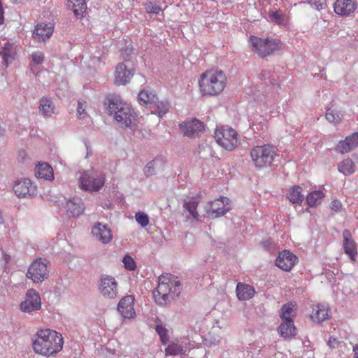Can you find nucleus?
I'll return each mask as SVG.
<instances>
[{"mask_svg": "<svg viewBox=\"0 0 358 358\" xmlns=\"http://www.w3.org/2000/svg\"><path fill=\"white\" fill-rule=\"evenodd\" d=\"M250 155L254 166L257 169H262L271 166L278 156L277 149L271 144H264L253 147Z\"/></svg>", "mask_w": 358, "mask_h": 358, "instance_id": "423d86ee", "label": "nucleus"}, {"mask_svg": "<svg viewBox=\"0 0 358 358\" xmlns=\"http://www.w3.org/2000/svg\"><path fill=\"white\" fill-rule=\"evenodd\" d=\"M80 187L85 191L97 192L105 184L104 175L96 171L84 172L80 178Z\"/></svg>", "mask_w": 358, "mask_h": 358, "instance_id": "6e6552de", "label": "nucleus"}, {"mask_svg": "<svg viewBox=\"0 0 358 358\" xmlns=\"http://www.w3.org/2000/svg\"><path fill=\"white\" fill-rule=\"evenodd\" d=\"M91 233L103 244L109 243L113 238L111 229L108 227V225H94Z\"/></svg>", "mask_w": 358, "mask_h": 358, "instance_id": "412c9836", "label": "nucleus"}, {"mask_svg": "<svg viewBox=\"0 0 358 358\" xmlns=\"http://www.w3.org/2000/svg\"><path fill=\"white\" fill-rule=\"evenodd\" d=\"M358 8L357 0H336L334 3V10L341 17H352Z\"/></svg>", "mask_w": 358, "mask_h": 358, "instance_id": "4468645a", "label": "nucleus"}, {"mask_svg": "<svg viewBox=\"0 0 358 358\" xmlns=\"http://www.w3.org/2000/svg\"><path fill=\"white\" fill-rule=\"evenodd\" d=\"M325 117L329 122L334 124V125H338L341 122L343 118V113L341 111L331 107L327 109Z\"/></svg>", "mask_w": 358, "mask_h": 358, "instance_id": "473e14b6", "label": "nucleus"}, {"mask_svg": "<svg viewBox=\"0 0 358 358\" xmlns=\"http://www.w3.org/2000/svg\"><path fill=\"white\" fill-rule=\"evenodd\" d=\"M144 6L148 13L158 14L162 10L161 6L157 2L148 1L144 4Z\"/></svg>", "mask_w": 358, "mask_h": 358, "instance_id": "79ce46f5", "label": "nucleus"}, {"mask_svg": "<svg viewBox=\"0 0 358 358\" xmlns=\"http://www.w3.org/2000/svg\"><path fill=\"white\" fill-rule=\"evenodd\" d=\"M135 219L138 224H149V217L144 212H141V211L137 212L135 214Z\"/></svg>", "mask_w": 358, "mask_h": 358, "instance_id": "c03bdc74", "label": "nucleus"}, {"mask_svg": "<svg viewBox=\"0 0 358 358\" xmlns=\"http://www.w3.org/2000/svg\"><path fill=\"white\" fill-rule=\"evenodd\" d=\"M227 82L224 71L217 69L206 70L199 78V92L203 96H217L224 91Z\"/></svg>", "mask_w": 358, "mask_h": 358, "instance_id": "7ed1b4c3", "label": "nucleus"}, {"mask_svg": "<svg viewBox=\"0 0 358 358\" xmlns=\"http://www.w3.org/2000/svg\"><path fill=\"white\" fill-rule=\"evenodd\" d=\"M329 308L327 305L317 304L313 308L311 319L316 322L320 323L329 318Z\"/></svg>", "mask_w": 358, "mask_h": 358, "instance_id": "a878e982", "label": "nucleus"}, {"mask_svg": "<svg viewBox=\"0 0 358 358\" xmlns=\"http://www.w3.org/2000/svg\"><path fill=\"white\" fill-rule=\"evenodd\" d=\"M86 103L85 101H78L77 108V115L79 119H85L87 116L85 112Z\"/></svg>", "mask_w": 358, "mask_h": 358, "instance_id": "a18cd8bd", "label": "nucleus"}, {"mask_svg": "<svg viewBox=\"0 0 358 358\" xmlns=\"http://www.w3.org/2000/svg\"><path fill=\"white\" fill-rule=\"evenodd\" d=\"M185 352L183 347L176 343H171L165 349L166 355L176 356Z\"/></svg>", "mask_w": 358, "mask_h": 358, "instance_id": "4c0bfd02", "label": "nucleus"}, {"mask_svg": "<svg viewBox=\"0 0 358 358\" xmlns=\"http://www.w3.org/2000/svg\"><path fill=\"white\" fill-rule=\"evenodd\" d=\"M327 345L331 349L338 347L339 341L336 338L331 336L327 342Z\"/></svg>", "mask_w": 358, "mask_h": 358, "instance_id": "3c124183", "label": "nucleus"}, {"mask_svg": "<svg viewBox=\"0 0 358 358\" xmlns=\"http://www.w3.org/2000/svg\"><path fill=\"white\" fill-rule=\"evenodd\" d=\"M294 305L291 303L285 304L282 308V320H292V315L293 312Z\"/></svg>", "mask_w": 358, "mask_h": 358, "instance_id": "a19ab883", "label": "nucleus"}, {"mask_svg": "<svg viewBox=\"0 0 358 358\" xmlns=\"http://www.w3.org/2000/svg\"><path fill=\"white\" fill-rule=\"evenodd\" d=\"M104 106L109 115H113L114 119L122 128L134 129L136 126V114L129 104L123 101L119 94L107 96Z\"/></svg>", "mask_w": 358, "mask_h": 358, "instance_id": "f257e3e1", "label": "nucleus"}, {"mask_svg": "<svg viewBox=\"0 0 358 358\" xmlns=\"http://www.w3.org/2000/svg\"><path fill=\"white\" fill-rule=\"evenodd\" d=\"M133 51V49L132 48H129V46L126 48L125 50V52L129 55L130 53H131V52Z\"/></svg>", "mask_w": 358, "mask_h": 358, "instance_id": "4d7b16f0", "label": "nucleus"}, {"mask_svg": "<svg viewBox=\"0 0 358 358\" xmlns=\"http://www.w3.org/2000/svg\"><path fill=\"white\" fill-rule=\"evenodd\" d=\"M180 282L169 273L161 275L158 278V286L153 290L155 302L160 306L171 303L181 291Z\"/></svg>", "mask_w": 358, "mask_h": 358, "instance_id": "f03ea898", "label": "nucleus"}, {"mask_svg": "<svg viewBox=\"0 0 358 358\" xmlns=\"http://www.w3.org/2000/svg\"><path fill=\"white\" fill-rule=\"evenodd\" d=\"M308 3L315 9L320 10L326 6V0H307Z\"/></svg>", "mask_w": 358, "mask_h": 358, "instance_id": "de8ad7c7", "label": "nucleus"}, {"mask_svg": "<svg viewBox=\"0 0 358 358\" xmlns=\"http://www.w3.org/2000/svg\"><path fill=\"white\" fill-rule=\"evenodd\" d=\"M179 127L183 135L189 138L199 136L204 130L203 123L196 119L185 121Z\"/></svg>", "mask_w": 358, "mask_h": 358, "instance_id": "2eb2a0df", "label": "nucleus"}, {"mask_svg": "<svg viewBox=\"0 0 358 358\" xmlns=\"http://www.w3.org/2000/svg\"><path fill=\"white\" fill-rule=\"evenodd\" d=\"M1 255L3 256V259L5 260V266L8 264L10 260V256L3 253V251H1Z\"/></svg>", "mask_w": 358, "mask_h": 358, "instance_id": "5fc2aeb1", "label": "nucleus"}, {"mask_svg": "<svg viewBox=\"0 0 358 358\" xmlns=\"http://www.w3.org/2000/svg\"><path fill=\"white\" fill-rule=\"evenodd\" d=\"M134 73L123 63L119 64L116 67L115 83L117 85H126L129 82Z\"/></svg>", "mask_w": 358, "mask_h": 358, "instance_id": "aec40b11", "label": "nucleus"}, {"mask_svg": "<svg viewBox=\"0 0 358 358\" xmlns=\"http://www.w3.org/2000/svg\"><path fill=\"white\" fill-rule=\"evenodd\" d=\"M19 308L22 313L29 315L41 310V299L39 294L34 289H28Z\"/></svg>", "mask_w": 358, "mask_h": 358, "instance_id": "9b49d317", "label": "nucleus"}, {"mask_svg": "<svg viewBox=\"0 0 358 358\" xmlns=\"http://www.w3.org/2000/svg\"><path fill=\"white\" fill-rule=\"evenodd\" d=\"M343 248L344 249V252L349 256L352 261L355 262L356 255L357 254V246L356 243L352 238L350 231L348 229L344 230L343 232Z\"/></svg>", "mask_w": 358, "mask_h": 358, "instance_id": "6ab92c4d", "label": "nucleus"}, {"mask_svg": "<svg viewBox=\"0 0 358 358\" xmlns=\"http://www.w3.org/2000/svg\"><path fill=\"white\" fill-rule=\"evenodd\" d=\"M199 203L198 196H193L185 199L183 201L184 208L189 213V215L192 216L194 221H199V214L196 208Z\"/></svg>", "mask_w": 358, "mask_h": 358, "instance_id": "cd10ccee", "label": "nucleus"}, {"mask_svg": "<svg viewBox=\"0 0 358 358\" xmlns=\"http://www.w3.org/2000/svg\"><path fill=\"white\" fill-rule=\"evenodd\" d=\"M262 245L263 248H264V250H268L270 249L271 242L269 240L265 241L262 243Z\"/></svg>", "mask_w": 358, "mask_h": 358, "instance_id": "864d4df0", "label": "nucleus"}, {"mask_svg": "<svg viewBox=\"0 0 358 358\" xmlns=\"http://www.w3.org/2000/svg\"><path fill=\"white\" fill-rule=\"evenodd\" d=\"M338 169L345 176H350L355 173V165L351 159L347 158L338 164Z\"/></svg>", "mask_w": 358, "mask_h": 358, "instance_id": "f704fd0d", "label": "nucleus"}, {"mask_svg": "<svg viewBox=\"0 0 358 358\" xmlns=\"http://www.w3.org/2000/svg\"><path fill=\"white\" fill-rule=\"evenodd\" d=\"M36 337L33 341V348L36 353L49 357L62 349L63 338L55 331L40 330L37 332Z\"/></svg>", "mask_w": 358, "mask_h": 358, "instance_id": "20e7f679", "label": "nucleus"}, {"mask_svg": "<svg viewBox=\"0 0 358 358\" xmlns=\"http://www.w3.org/2000/svg\"><path fill=\"white\" fill-rule=\"evenodd\" d=\"M358 146V133L355 132L341 141L336 146V151L344 154L350 152Z\"/></svg>", "mask_w": 358, "mask_h": 358, "instance_id": "4be33fe9", "label": "nucleus"}, {"mask_svg": "<svg viewBox=\"0 0 358 358\" xmlns=\"http://www.w3.org/2000/svg\"><path fill=\"white\" fill-rule=\"evenodd\" d=\"M3 213L1 210H0V224H3Z\"/></svg>", "mask_w": 358, "mask_h": 358, "instance_id": "13d9d810", "label": "nucleus"}, {"mask_svg": "<svg viewBox=\"0 0 358 358\" xmlns=\"http://www.w3.org/2000/svg\"><path fill=\"white\" fill-rule=\"evenodd\" d=\"M39 112L45 118L50 117L55 113V107L50 99L43 97L40 99Z\"/></svg>", "mask_w": 358, "mask_h": 358, "instance_id": "c756f323", "label": "nucleus"}, {"mask_svg": "<svg viewBox=\"0 0 358 358\" xmlns=\"http://www.w3.org/2000/svg\"><path fill=\"white\" fill-rule=\"evenodd\" d=\"M157 160L149 162L144 168V173L146 176H150L155 174V169Z\"/></svg>", "mask_w": 358, "mask_h": 358, "instance_id": "49530a36", "label": "nucleus"}, {"mask_svg": "<svg viewBox=\"0 0 358 358\" xmlns=\"http://www.w3.org/2000/svg\"><path fill=\"white\" fill-rule=\"evenodd\" d=\"M31 56L32 62L36 64H41L44 61V54L41 51L34 52Z\"/></svg>", "mask_w": 358, "mask_h": 358, "instance_id": "09e8293b", "label": "nucleus"}, {"mask_svg": "<svg viewBox=\"0 0 358 358\" xmlns=\"http://www.w3.org/2000/svg\"><path fill=\"white\" fill-rule=\"evenodd\" d=\"M99 290L103 298L106 299H115L118 294L117 282L115 278L111 275H101Z\"/></svg>", "mask_w": 358, "mask_h": 358, "instance_id": "f8f14e48", "label": "nucleus"}, {"mask_svg": "<svg viewBox=\"0 0 358 358\" xmlns=\"http://www.w3.org/2000/svg\"><path fill=\"white\" fill-rule=\"evenodd\" d=\"M236 295L239 300L246 301L252 298L255 290L251 285L243 282H238L236 285Z\"/></svg>", "mask_w": 358, "mask_h": 358, "instance_id": "bb28decb", "label": "nucleus"}, {"mask_svg": "<svg viewBox=\"0 0 358 358\" xmlns=\"http://www.w3.org/2000/svg\"><path fill=\"white\" fill-rule=\"evenodd\" d=\"M155 331L159 336L162 344L166 345L169 340L168 330L162 324H157L155 327Z\"/></svg>", "mask_w": 358, "mask_h": 358, "instance_id": "ea45409f", "label": "nucleus"}, {"mask_svg": "<svg viewBox=\"0 0 358 358\" xmlns=\"http://www.w3.org/2000/svg\"><path fill=\"white\" fill-rule=\"evenodd\" d=\"M282 322L278 327L280 336L285 338H292L296 335V328L293 320H282Z\"/></svg>", "mask_w": 358, "mask_h": 358, "instance_id": "c85d7f7f", "label": "nucleus"}, {"mask_svg": "<svg viewBox=\"0 0 358 358\" xmlns=\"http://www.w3.org/2000/svg\"><path fill=\"white\" fill-rule=\"evenodd\" d=\"M13 189L18 198H32L37 195V186L29 178H22L15 180Z\"/></svg>", "mask_w": 358, "mask_h": 358, "instance_id": "9d476101", "label": "nucleus"}, {"mask_svg": "<svg viewBox=\"0 0 358 358\" xmlns=\"http://www.w3.org/2000/svg\"><path fill=\"white\" fill-rule=\"evenodd\" d=\"M287 198L292 203H301L304 199L302 188L299 185L291 187L287 194Z\"/></svg>", "mask_w": 358, "mask_h": 358, "instance_id": "2f4dec72", "label": "nucleus"}, {"mask_svg": "<svg viewBox=\"0 0 358 358\" xmlns=\"http://www.w3.org/2000/svg\"><path fill=\"white\" fill-rule=\"evenodd\" d=\"M342 203L339 200L334 199L331 202L330 208L335 210L338 211L341 209Z\"/></svg>", "mask_w": 358, "mask_h": 358, "instance_id": "8fccbe9b", "label": "nucleus"}, {"mask_svg": "<svg viewBox=\"0 0 358 358\" xmlns=\"http://www.w3.org/2000/svg\"><path fill=\"white\" fill-rule=\"evenodd\" d=\"M54 31V25L52 23H38L33 31L32 36L35 41L45 42L49 39Z\"/></svg>", "mask_w": 358, "mask_h": 358, "instance_id": "dca6fc26", "label": "nucleus"}, {"mask_svg": "<svg viewBox=\"0 0 358 358\" xmlns=\"http://www.w3.org/2000/svg\"><path fill=\"white\" fill-rule=\"evenodd\" d=\"M150 108H153L152 113L154 114L158 115V116L162 117L165 115L169 110V103L168 101H158L155 100V103H152V106Z\"/></svg>", "mask_w": 358, "mask_h": 358, "instance_id": "e433bc0d", "label": "nucleus"}, {"mask_svg": "<svg viewBox=\"0 0 358 358\" xmlns=\"http://www.w3.org/2000/svg\"><path fill=\"white\" fill-rule=\"evenodd\" d=\"M124 264V267L129 270V271H134L135 270L136 266V262L134 261V259L129 256V255H126L123 258V260H122Z\"/></svg>", "mask_w": 358, "mask_h": 358, "instance_id": "37998d69", "label": "nucleus"}, {"mask_svg": "<svg viewBox=\"0 0 358 358\" xmlns=\"http://www.w3.org/2000/svg\"><path fill=\"white\" fill-rule=\"evenodd\" d=\"M270 21L278 24H283L285 23V15L281 10L270 11L268 14Z\"/></svg>", "mask_w": 358, "mask_h": 358, "instance_id": "58836bf2", "label": "nucleus"}, {"mask_svg": "<svg viewBox=\"0 0 358 358\" xmlns=\"http://www.w3.org/2000/svg\"><path fill=\"white\" fill-rule=\"evenodd\" d=\"M46 260L41 259L34 260L29 266L27 277L32 280L34 283H41L48 276Z\"/></svg>", "mask_w": 358, "mask_h": 358, "instance_id": "ddd939ff", "label": "nucleus"}, {"mask_svg": "<svg viewBox=\"0 0 358 358\" xmlns=\"http://www.w3.org/2000/svg\"><path fill=\"white\" fill-rule=\"evenodd\" d=\"M66 213L69 216L78 217L85 210L84 204L80 199L74 198L69 199L66 205Z\"/></svg>", "mask_w": 358, "mask_h": 358, "instance_id": "5701e85b", "label": "nucleus"}, {"mask_svg": "<svg viewBox=\"0 0 358 358\" xmlns=\"http://www.w3.org/2000/svg\"><path fill=\"white\" fill-rule=\"evenodd\" d=\"M0 54L2 55L3 63L6 66H8L9 63H10L15 57V49L14 45L9 43H6L2 48V50L0 52Z\"/></svg>", "mask_w": 358, "mask_h": 358, "instance_id": "72a5a7b5", "label": "nucleus"}, {"mask_svg": "<svg viewBox=\"0 0 358 358\" xmlns=\"http://www.w3.org/2000/svg\"><path fill=\"white\" fill-rule=\"evenodd\" d=\"M231 209L229 199L221 196L213 201H209L205 206L206 216L214 219L224 215Z\"/></svg>", "mask_w": 358, "mask_h": 358, "instance_id": "1a4fd4ad", "label": "nucleus"}, {"mask_svg": "<svg viewBox=\"0 0 358 358\" xmlns=\"http://www.w3.org/2000/svg\"><path fill=\"white\" fill-rule=\"evenodd\" d=\"M214 138L218 145L229 151L234 150L238 144L236 131L227 126L217 127Z\"/></svg>", "mask_w": 358, "mask_h": 358, "instance_id": "0eeeda50", "label": "nucleus"}, {"mask_svg": "<svg viewBox=\"0 0 358 358\" xmlns=\"http://www.w3.org/2000/svg\"><path fill=\"white\" fill-rule=\"evenodd\" d=\"M134 298L131 295L124 296L117 305V310L124 318H133L136 315L134 308Z\"/></svg>", "mask_w": 358, "mask_h": 358, "instance_id": "a211bd4d", "label": "nucleus"}, {"mask_svg": "<svg viewBox=\"0 0 358 358\" xmlns=\"http://www.w3.org/2000/svg\"><path fill=\"white\" fill-rule=\"evenodd\" d=\"M249 43L252 50L262 58L285 48V44L280 39L272 37L262 38L251 36Z\"/></svg>", "mask_w": 358, "mask_h": 358, "instance_id": "39448f33", "label": "nucleus"}, {"mask_svg": "<svg viewBox=\"0 0 358 358\" xmlns=\"http://www.w3.org/2000/svg\"><path fill=\"white\" fill-rule=\"evenodd\" d=\"M15 3L20 1V0H13Z\"/></svg>", "mask_w": 358, "mask_h": 358, "instance_id": "bf43d9fd", "label": "nucleus"}, {"mask_svg": "<svg viewBox=\"0 0 358 358\" xmlns=\"http://www.w3.org/2000/svg\"><path fill=\"white\" fill-rule=\"evenodd\" d=\"M69 7H71L74 15L82 18L87 9L85 0H69Z\"/></svg>", "mask_w": 358, "mask_h": 358, "instance_id": "7c9ffc66", "label": "nucleus"}, {"mask_svg": "<svg viewBox=\"0 0 358 358\" xmlns=\"http://www.w3.org/2000/svg\"><path fill=\"white\" fill-rule=\"evenodd\" d=\"M324 194L320 190H315L309 193L306 196V203L309 207H315L320 204Z\"/></svg>", "mask_w": 358, "mask_h": 358, "instance_id": "c9c22d12", "label": "nucleus"}, {"mask_svg": "<svg viewBox=\"0 0 358 358\" xmlns=\"http://www.w3.org/2000/svg\"><path fill=\"white\" fill-rule=\"evenodd\" d=\"M4 23V11L1 1L0 0V25Z\"/></svg>", "mask_w": 358, "mask_h": 358, "instance_id": "603ef678", "label": "nucleus"}, {"mask_svg": "<svg viewBox=\"0 0 358 358\" xmlns=\"http://www.w3.org/2000/svg\"><path fill=\"white\" fill-rule=\"evenodd\" d=\"M138 99L141 105L148 106L149 108H151L155 100H157V97L154 91L147 87L140 91L138 95Z\"/></svg>", "mask_w": 358, "mask_h": 358, "instance_id": "393cba45", "label": "nucleus"}, {"mask_svg": "<svg viewBox=\"0 0 358 358\" xmlns=\"http://www.w3.org/2000/svg\"><path fill=\"white\" fill-rule=\"evenodd\" d=\"M297 257L289 250H284L279 253L275 260V265L285 271H289L295 265Z\"/></svg>", "mask_w": 358, "mask_h": 358, "instance_id": "f3484780", "label": "nucleus"}, {"mask_svg": "<svg viewBox=\"0 0 358 358\" xmlns=\"http://www.w3.org/2000/svg\"><path fill=\"white\" fill-rule=\"evenodd\" d=\"M35 174L38 178L48 181H52L54 180L53 169L52 166L46 162L39 163L36 165Z\"/></svg>", "mask_w": 358, "mask_h": 358, "instance_id": "b1692460", "label": "nucleus"}, {"mask_svg": "<svg viewBox=\"0 0 358 358\" xmlns=\"http://www.w3.org/2000/svg\"><path fill=\"white\" fill-rule=\"evenodd\" d=\"M353 351L355 352V358H358V344L354 347Z\"/></svg>", "mask_w": 358, "mask_h": 358, "instance_id": "6e6d98bb", "label": "nucleus"}]
</instances>
